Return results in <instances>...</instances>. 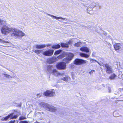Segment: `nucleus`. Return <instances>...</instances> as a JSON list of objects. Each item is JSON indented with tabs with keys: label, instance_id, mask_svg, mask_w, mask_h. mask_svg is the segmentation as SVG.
Instances as JSON below:
<instances>
[{
	"label": "nucleus",
	"instance_id": "obj_1",
	"mask_svg": "<svg viewBox=\"0 0 123 123\" xmlns=\"http://www.w3.org/2000/svg\"><path fill=\"white\" fill-rule=\"evenodd\" d=\"M1 31L3 34L6 35L9 33H13L14 31V29L9 28L6 25H4L2 27Z\"/></svg>",
	"mask_w": 123,
	"mask_h": 123
},
{
	"label": "nucleus",
	"instance_id": "obj_2",
	"mask_svg": "<svg viewBox=\"0 0 123 123\" xmlns=\"http://www.w3.org/2000/svg\"><path fill=\"white\" fill-rule=\"evenodd\" d=\"M87 62V61L85 60L77 58L74 60V63L75 65H79L85 64Z\"/></svg>",
	"mask_w": 123,
	"mask_h": 123
},
{
	"label": "nucleus",
	"instance_id": "obj_3",
	"mask_svg": "<svg viewBox=\"0 0 123 123\" xmlns=\"http://www.w3.org/2000/svg\"><path fill=\"white\" fill-rule=\"evenodd\" d=\"M57 68L60 70H64L66 69V65L65 62H61L58 63L56 65Z\"/></svg>",
	"mask_w": 123,
	"mask_h": 123
},
{
	"label": "nucleus",
	"instance_id": "obj_4",
	"mask_svg": "<svg viewBox=\"0 0 123 123\" xmlns=\"http://www.w3.org/2000/svg\"><path fill=\"white\" fill-rule=\"evenodd\" d=\"M103 66L105 68L106 73L109 74H112L113 73V70L112 67L108 64H105Z\"/></svg>",
	"mask_w": 123,
	"mask_h": 123
},
{
	"label": "nucleus",
	"instance_id": "obj_5",
	"mask_svg": "<svg viewBox=\"0 0 123 123\" xmlns=\"http://www.w3.org/2000/svg\"><path fill=\"white\" fill-rule=\"evenodd\" d=\"M12 36L22 37L24 35V34L21 31H17L16 29H14V31L13 33L11 34Z\"/></svg>",
	"mask_w": 123,
	"mask_h": 123
},
{
	"label": "nucleus",
	"instance_id": "obj_6",
	"mask_svg": "<svg viewBox=\"0 0 123 123\" xmlns=\"http://www.w3.org/2000/svg\"><path fill=\"white\" fill-rule=\"evenodd\" d=\"M74 56L73 53H69L68 54V57L64 58L63 60L66 63H68L72 60Z\"/></svg>",
	"mask_w": 123,
	"mask_h": 123
},
{
	"label": "nucleus",
	"instance_id": "obj_7",
	"mask_svg": "<svg viewBox=\"0 0 123 123\" xmlns=\"http://www.w3.org/2000/svg\"><path fill=\"white\" fill-rule=\"evenodd\" d=\"M54 50L52 49H48L42 53V54L45 56H50L52 55Z\"/></svg>",
	"mask_w": 123,
	"mask_h": 123
},
{
	"label": "nucleus",
	"instance_id": "obj_8",
	"mask_svg": "<svg viewBox=\"0 0 123 123\" xmlns=\"http://www.w3.org/2000/svg\"><path fill=\"white\" fill-rule=\"evenodd\" d=\"M55 94V92L53 90H47L44 93V95L49 97H53Z\"/></svg>",
	"mask_w": 123,
	"mask_h": 123
},
{
	"label": "nucleus",
	"instance_id": "obj_9",
	"mask_svg": "<svg viewBox=\"0 0 123 123\" xmlns=\"http://www.w3.org/2000/svg\"><path fill=\"white\" fill-rule=\"evenodd\" d=\"M46 109L51 112H55L56 111V108L52 105L48 106L46 107Z\"/></svg>",
	"mask_w": 123,
	"mask_h": 123
},
{
	"label": "nucleus",
	"instance_id": "obj_10",
	"mask_svg": "<svg viewBox=\"0 0 123 123\" xmlns=\"http://www.w3.org/2000/svg\"><path fill=\"white\" fill-rule=\"evenodd\" d=\"M80 50L82 52L86 53H88L89 51L88 48L86 47H82L80 49Z\"/></svg>",
	"mask_w": 123,
	"mask_h": 123
},
{
	"label": "nucleus",
	"instance_id": "obj_11",
	"mask_svg": "<svg viewBox=\"0 0 123 123\" xmlns=\"http://www.w3.org/2000/svg\"><path fill=\"white\" fill-rule=\"evenodd\" d=\"M51 73L55 75V76H56L62 74H61L57 72L56 69H54Z\"/></svg>",
	"mask_w": 123,
	"mask_h": 123
},
{
	"label": "nucleus",
	"instance_id": "obj_12",
	"mask_svg": "<svg viewBox=\"0 0 123 123\" xmlns=\"http://www.w3.org/2000/svg\"><path fill=\"white\" fill-rule=\"evenodd\" d=\"M121 44L120 43H116L114 45V47L116 50H118L121 48Z\"/></svg>",
	"mask_w": 123,
	"mask_h": 123
},
{
	"label": "nucleus",
	"instance_id": "obj_13",
	"mask_svg": "<svg viewBox=\"0 0 123 123\" xmlns=\"http://www.w3.org/2000/svg\"><path fill=\"white\" fill-rule=\"evenodd\" d=\"M80 55L82 57L86 58H87L89 57L90 56V55H89L83 53H80Z\"/></svg>",
	"mask_w": 123,
	"mask_h": 123
},
{
	"label": "nucleus",
	"instance_id": "obj_14",
	"mask_svg": "<svg viewBox=\"0 0 123 123\" xmlns=\"http://www.w3.org/2000/svg\"><path fill=\"white\" fill-rule=\"evenodd\" d=\"M13 113H12L9 114L7 116L5 117L2 119V120L3 121H6L7 120V119L9 118L11 116H12L13 115Z\"/></svg>",
	"mask_w": 123,
	"mask_h": 123
},
{
	"label": "nucleus",
	"instance_id": "obj_15",
	"mask_svg": "<svg viewBox=\"0 0 123 123\" xmlns=\"http://www.w3.org/2000/svg\"><path fill=\"white\" fill-rule=\"evenodd\" d=\"M46 47V45L45 44L41 45H36V47L37 49H43Z\"/></svg>",
	"mask_w": 123,
	"mask_h": 123
},
{
	"label": "nucleus",
	"instance_id": "obj_16",
	"mask_svg": "<svg viewBox=\"0 0 123 123\" xmlns=\"http://www.w3.org/2000/svg\"><path fill=\"white\" fill-rule=\"evenodd\" d=\"M60 47V45L58 44H56L54 45L51 47V48L54 49H58Z\"/></svg>",
	"mask_w": 123,
	"mask_h": 123
},
{
	"label": "nucleus",
	"instance_id": "obj_17",
	"mask_svg": "<svg viewBox=\"0 0 123 123\" xmlns=\"http://www.w3.org/2000/svg\"><path fill=\"white\" fill-rule=\"evenodd\" d=\"M43 50V49L36 50L34 51V52L38 55L42 53Z\"/></svg>",
	"mask_w": 123,
	"mask_h": 123
},
{
	"label": "nucleus",
	"instance_id": "obj_18",
	"mask_svg": "<svg viewBox=\"0 0 123 123\" xmlns=\"http://www.w3.org/2000/svg\"><path fill=\"white\" fill-rule=\"evenodd\" d=\"M60 44L61 47L62 48H68L69 47L67 43H61Z\"/></svg>",
	"mask_w": 123,
	"mask_h": 123
},
{
	"label": "nucleus",
	"instance_id": "obj_19",
	"mask_svg": "<svg viewBox=\"0 0 123 123\" xmlns=\"http://www.w3.org/2000/svg\"><path fill=\"white\" fill-rule=\"evenodd\" d=\"M116 76L115 74L113 73L109 77V78L111 80H114L115 79Z\"/></svg>",
	"mask_w": 123,
	"mask_h": 123
},
{
	"label": "nucleus",
	"instance_id": "obj_20",
	"mask_svg": "<svg viewBox=\"0 0 123 123\" xmlns=\"http://www.w3.org/2000/svg\"><path fill=\"white\" fill-rule=\"evenodd\" d=\"M65 56V55L63 54H62L58 55L57 58L59 59H61Z\"/></svg>",
	"mask_w": 123,
	"mask_h": 123
},
{
	"label": "nucleus",
	"instance_id": "obj_21",
	"mask_svg": "<svg viewBox=\"0 0 123 123\" xmlns=\"http://www.w3.org/2000/svg\"><path fill=\"white\" fill-rule=\"evenodd\" d=\"M81 44V42H78L77 43H75L74 44V46L77 47H80Z\"/></svg>",
	"mask_w": 123,
	"mask_h": 123
},
{
	"label": "nucleus",
	"instance_id": "obj_22",
	"mask_svg": "<svg viewBox=\"0 0 123 123\" xmlns=\"http://www.w3.org/2000/svg\"><path fill=\"white\" fill-rule=\"evenodd\" d=\"M62 51V50L61 49H59L56 50L54 53L55 55H57L59 54L60 52Z\"/></svg>",
	"mask_w": 123,
	"mask_h": 123
},
{
	"label": "nucleus",
	"instance_id": "obj_23",
	"mask_svg": "<svg viewBox=\"0 0 123 123\" xmlns=\"http://www.w3.org/2000/svg\"><path fill=\"white\" fill-rule=\"evenodd\" d=\"M18 116L17 115H15L13 116V115L12 116H11L10 117V119H16L18 117Z\"/></svg>",
	"mask_w": 123,
	"mask_h": 123
},
{
	"label": "nucleus",
	"instance_id": "obj_24",
	"mask_svg": "<svg viewBox=\"0 0 123 123\" xmlns=\"http://www.w3.org/2000/svg\"><path fill=\"white\" fill-rule=\"evenodd\" d=\"M26 118L25 117L21 116L19 118V120H22L25 119Z\"/></svg>",
	"mask_w": 123,
	"mask_h": 123
},
{
	"label": "nucleus",
	"instance_id": "obj_25",
	"mask_svg": "<svg viewBox=\"0 0 123 123\" xmlns=\"http://www.w3.org/2000/svg\"><path fill=\"white\" fill-rule=\"evenodd\" d=\"M61 79L65 81H67L68 80V77H65L62 78Z\"/></svg>",
	"mask_w": 123,
	"mask_h": 123
},
{
	"label": "nucleus",
	"instance_id": "obj_26",
	"mask_svg": "<svg viewBox=\"0 0 123 123\" xmlns=\"http://www.w3.org/2000/svg\"><path fill=\"white\" fill-rule=\"evenodd\" d=\"M52 66L48 65L47 66V70L49 71L51 69Z\"/></svg>",
	"mask_w": 123,
	"mask_h": 123
},
{
	"label": "nucleus",
	"instance_id": "obj_27",
	"mask_svg": "<svg viewBox=\"0 0 123 123\" xmlns=\"http://www.w3.org/2000/svg\"><path fill=\"white\" fill-rule=\"evenodd\" d=\"M45 104L43 103H41L39 104L40 106L41 107H44Z\"/></svg>",
	"mask_w": 123,
	"mask_h": 123
},
{
	"label": "nucleus",
	"instance_id": "obj_28",
	"mask_svg": "<svg viewBox=\"0 0 123 123\" xmlns=\"http://www.w3.org/2000/svg\"><path fill=\"white\" fill-rule=\"evenodd\" d=\"M8 43V42L7 41H3L1 39H0V43Z\"/></svg>",
	"mask_w": 123,
	"mask_h": 123
},
{
	"label": "nucleus",
	"instance_id": "obj_29",
	"mask_svg": "<svg viewBox=\"0 0 123 123\" xmlns=\"http://www.w3.org/2000/svg\"><path fill=\"white\" fill-rule=\"evenodd\" d=\"M19 123H28L27 121H24L20 122Z\"/></svg>",
	"mask_w": 123,
	"mask_h": 123
},
{
	"label": "nucleus",
	"instance_id": "obj_30",
	"mask_svg": "<svg viewBox=\"0 0 123 123\" xmlns=\"http://www.w3.org/2000/svg\"><path fill=\"white\" fill-rule=\"evenodd\" d=\"M53 17H54L56 19H62V18L61 17H57L54 16H53Z\"/></svg>",
	"mask_w": 123,
	"mask_h": 123
},
{
	"label": "nucleus",
	"instance_id": "obj_31",
	"mask_svg": "<svg viewBox=\"0 0 123 123\" xmlns=\"http://www.w3.org/2000/svg\"><path fill=\"white\" fill-rule=\"evenodd\" d=\"M73 42L72 41V40H69L68 42V43L69 44H70L72 43Z\"/></svg>",
	"mask_w": 123,
	"mask_h": 123
},
{
	"label": "nucleus",
	"instance_id": "obj_32",
	"mask_svg": "<svg viewBox=\"0 0 123 123\" xmlns=\"http://www.w3.org/2000/svg\"><path fill=\"white\" fill-rule=\"evenodd\" d=\"M95 72V71L94 70H92L90 72H89V73L90 74H92L93 72Z\"/></svg>",
	"mask_w": 123,
	"mask_h": 123
},
{
	"label": "nucleus",
	"instance_id": "obj_33",
	"mask_svg": "<svg viewBox=\"0 0 123 123\" xmlns=\"http://www.w3.org/2000/svg\"><path fill=\"white\" fill-rule=\"evenodd\" d=\"M4 74L5 75V76L7 78H9L10 76L9 75H7L6 74Z\"/></svg>",
	"mask_w": 123,
	"mask_h": 123
},
{
	"label": "nucleus",
	"instance_id": "obj_34",
	"mask_svg": "<svg viewBox=\"0 0 123 123\" xmlns=\"http://www.w3.org/2000/svg\"><path fill=\"white\" fill-rule=\"evenodd\" d=\"M15 120L11 121L9 122V123H14L15 122Z\"/></svg>",
	"mask_w": 123,
	"mask_h": 123
},
{
	"label": "nucleus",
	"instance_id": "obj_35",
	"mask_svg": "<svg viewBox=\"0 0 123 123\" xmlns=\"http://www.w3.org/2000/svg\"><path fill=\"white\" fill-rule=\"evenodd\" d=\"M91 61H92V62H98L96 60H95L92 59V60H91Z\"/></svg>",
	"mask_w": 123,
	"mask_h": 123
},
{
	"label": "nucleus",
	"instance_id": "obj_36",
	"mask_svg": "<svg viewBox=\"0 0 123 123\" xmlns=\"http://www.w3.org/2000/svg\"><path fill=\"white\" fill-rule=\"evenodd\" d=\"M51 45L50 44H48L46 45L47 47H50Z\"/></svg>",
	"mask_w": 123,
	"mask_h": 123
},
{
	"label": "nucleus",
	"instance_id": "obj_37",
	"mask_svg": "<svg viewBox=\"0 0 123 123\" xmlns=\"http://www.w3.org/2000/svg\"><path fill=\"white\" fill-rule=\"evenodd\" d=\"M34 123H40L39 122H38L37 121H36V122H35Z\"/></svg>",
	"mask_w": 123,
	"mask_h": 123
}]
</instances>
